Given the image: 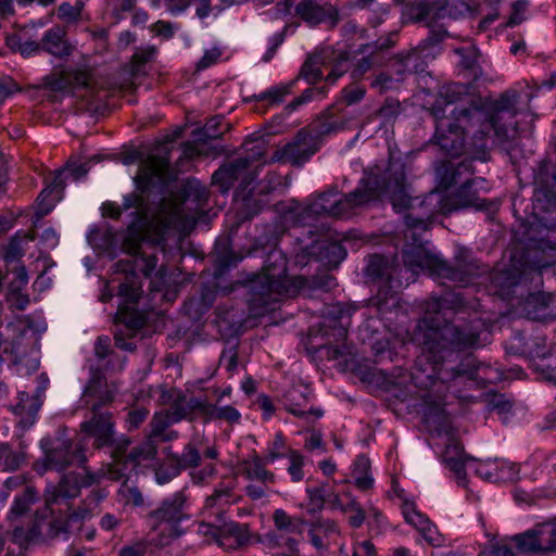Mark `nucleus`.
<instances>
[{"instance_id":"obj_44","label":"nucleus","mask_w":556,"mask_h":556,"mask_svg":"<svg viewBox=\"0 0 556 556\" xmlns=\"http://www.w3.org/2000/svg\"><path fill=\"white\" fill-rule=\"evenodd\" d=\"M454 52L460 56L462 67L470 72V76L473 80L478 79L482 74V70L478 64V49L475 46H469L456 48Z\"/></svg>"},{"instance_id":"obj_25","label":"nucleus","mask_w":556,"mask_h":556,"mask_svg":"<svg viewBox=\"0 0 556 556\" xmlns=\"http://www.w3.org/2000/svg\"><path fill=\"white\" fill-rule=\"evenodd\" d=\"M396 269L390 265L387 257L379 254H374L369 257L368 265L366 268L367 275L374 279L384 280L388 286V290L384 291L383 287L379 288L378 299L379 301L382 298H388L390 294V299L393 300L394 305L397 301L395 299V292L392 291L394 288L401 287L400 280L393 279V271Z\"/></svg>"},{"instance_id":"obj_13","label":"nucleus","mask_w":556,"mask_h":556,"mask_svg":"<svg viewBox=\"0 0 556 556\" xmlns=\"http://www.w3.org/2000/svg\"><path fill=\"white\" fill-rule=\"evenodd\" d=\"M271 518L274 528L264 533L260 542L270 549L280 548L289 554L298 552L306 521L282 508L275 509Z\"/></svg>"},{"instance_id":"obj_57","label":"nucleus","mask_w":556,"mask_h":556,"mask_svg":"<svg viewBox=\"0 0 556 556\" xmlns=\"http://www.w3.org/2000/svg\"><path fill=\"white\" fill-rule=\"evenodd\" d=\"M400 85L389 67L380 71L370 83V87L380 93L397 89Z\"/></svg>"},{"instance_id":"obj_53","label":"nucleus","mask_w":556,"mask_h":556,"mask_svg":"<svg viewBox=\"0 0 556 556\" xmlns=\"http://www.w3.org/2000/svg\"><path fill=\"white\" fill-rule=\"evenodd\" d=\"M321 59L318 55H312L303 63L301 71L296 77L305 79L309 84H315L323 77L320 68Z\"/></svg>"},{"instance_id":"obj_36","label":"nucleus","mask_w":556,"mask_h":556,"mask_svg":"<svg viewBox=\"0 0 556 556\" xmlns=\"http://www.w3.org/2000/svg\"><path fill=\"white\" fill-rule=\"evenodd\" d=\"M555 301L554 295L545 292L531 293L526 299L525 311L533 320L546 319L549 316L547 309Z\"/></svg>"},{"instance_id":"obj_24","label":"nucleus","mask_w":556,"mask_h":556,"mask_svg":"<svg viewBox=\"0 0 556 556\" xmlns=\"http://www.w3.org/2000/svg\"><path fill=\"white\" fill-rule=\"evenodd\" d=\"M402 260L405 268L412 274L428 270L434 276L442 258L432 254L422 244H412L403 249Z\"/></svg>"},{"instance_id":"obj_35","label":"nucleus","mask_w":556,"mask_h":556,"mask_svg":"<svg viewBox=\"0 0 556 556\" xmlns=\"http://www.w3.org/2000/svg\"><path fill=\"white\" fill-rule=\"evenodd\" d=\"M295 14L303 22L315 26L329 17V10L316 0H302L295 7Z\"/></svg>"},{"instance_id":"obj_38","label":"nucleus","mask_w":556,"mask_h":556,"mask_svg":"<svg viewBox=\"0 0 556 556\" xmlns=\"http://www.w3.org/2000/svg\"><path fill=\"white\" fill-rule=\"evenodd\" d=\"M38 498L39 494L37 490L31 485H27L22 494L14 497L13 504L8 514V518L10 520H15L24 516L38 501Z\"/></svg>"},{"instance_id":"obj_6","label":"nucleus","mask_w":556,"mask_h":556,"mask_svg":"<svg viewBox=\"0 0 556 556\" xmlns=\"http://www.w3.org/2000/svg\"><path fill=\"white\" fill-rule=\"evenodd\" d=\"M105 489L97 488L81 501L77 508H72L64 516L47 519L36 515L29 528L15 527L13 530L14 540L21 544H28L56 536L60 533H67L79 529L83 521L89 519L99 504L108 496Z\"/></svg>"},{"instance_id":"obj_50","label":"nucleus","mask_w":556,"mask_h":556,"mask_svg":"<svg viewBox=\"0 0 556 556\" xmlns=\"http://www.w3.org/2000/svg\"><path fill=\"white\" fill-rule=\"evenodd\" d=\"M223 117L214 116L207 119L205 125L201 128H197L191 132L192 138L198 141H208L220 138L223 131L219 130Z\"/></svg>"},{"instance_id":"obj_29","label":"nucleus","mask_w":556,"mask_h":556,"mask_svg":"<svg viewBox=\"0 0 556 556\" xmlns=\"http://www.w3.org/2000/svg\"><path fill=\"white\" fill-rule=\"evenodd\" d=\"M42 51L58 59H65L73 53L74 47L66 38L64 27L55 25L45 31L41 37Z\"/></svg>"},{"instance_id":"obj_22","label":"nucleus","mask_w":556,"mask_h":556,"mask_svg":"<svg viewBox=\"0 0 556 556\" xmlns=\"http://www.w3.org/2000/svg\"><path fill=\"white\" fill-rule=\"evenodd\" d=\"M421 308L424 311V317L420 320L419 327H424L422 329V353L419 356H424L429 351V345L427 344V334L430 331H441L443 328L447 326L452 327H467L471 325H481L480 321H470L463 325H454L447 321L441 323L435 316L444 313L443 306H442V300L440 296H430L429 299L425 300Z\"/></svg>"},{"instance_id":"obj_16","label":"nucleus","mask_w":556,"mask_h":556,"mask_svg":"<svg viewBox=\"0 0 556 556\" xmlns=\"http://www.w3.org/2000/svg\"><path fill=\"white\" fill-rule=\"evenodd\" d=\"M321 141L307 128H301L291 142L278 149L273 161L302 166L320 149Z\"/></svg>"},{"instance_id":"obj_5","label":"nucleus","mask_w":556,"mask_h":556,"mask_svg":"<svg viewBox=\"0 0 556 556\" xmlns=\"http://www.w3.org/2000/svg\"><path fill=\"white\" fill-rule=\"evenodd\" d=\"M306 283L303 276L287 275V257L274 247L266 255L262 273L253 275L245 285L250 314L254 317L265 315L282 296H295Z\"/></svg>"},{"instance_id":"obj_56","label":"nucleus","mask_w":556,"mask_h":556,"mask_svg":"<svg viewBox=\"0 0 556 556\" xmlns=\"http://www.w3.org/2000/svg\"><path fill=\"white\" fill-rule=\"evenodd\" d=\"M406 61H412L414 68H410L413 74L422 73L428 64V60L434 59L433 51H426L421 47L417 46L412 51L403 54Z\"/></svg>"},{"instance_id":"obj_48","label":"nucleus","mask_w":556,"mask_h":556,"mask_svg":"<svg viewBox=\"0 0 556 556\" xmlns=\"http://www.w3.org/2000/svg\"><path fill=\"white\" fill-rule=\"evenodd\" d=\"M319 254L329 266L337 267L348 253L340 242H327L320 247Z\"/></svg>"},{"instance_id":"obj_14","label":"nucleus","mask_w":556,"mask_h":556,"mask_svg":"<svg viewBox=\"0 0 556 556\" xmlns=\"http://www.w3.org/2000/svg\"><path fill=\"white\" fill-rule=\"evenodd\" d=\"M236 502L237 497L231 488L215 489L205 498L201 510L202 520L197 525V533L202 535L206 543L219 545L224 510Z\"/></svg>"},{"instance_id":"obj_28","label":"nucleus","mask_w":556,"mask_h":556,"mask_svg":"<svg viewBox=\"0 0 556 556\" xmlns=\"http://www.w3.org/2000/svg\"><path fill=\"white\" fill-rule=\"evenodd\" d=\"M250 540L251 531L249 525L227 521V510H224L219 546L228 549H237L249 544Z\"/></svg>"},{"instance_id":"obj_33","label":"nucleus","mask_w":556,"mask_h":556,"mask_svg":"<svg viewBox=\"0 0 556 556\" xmlns=\"http://www.w3.org/2000/svg\"><path fill=\"white\" fill-rule=\"evenodd\" d=\"M523 271L526 268H504L490 273L489 280L496 289V293L507 295L519 283Z\"/></svg>"},{"instance_id":"obj_63","label":"nucleus","mask_w":556,"mask_h":556,"mask_svg":"<svg viewBox=\"0 0 556 556\" xmlns=\"http://www.w3.org/2000/svg\"><path fill=\"white\" fill-rule=\"evenodd\" d=\"M288 459L289 466L287 471L290 475L292 482L296 483L302 481L305 476L303 470L305 464L304 456L298 450H294L290 452Z\"/></svg>"},{"instance_id":"obj_47","label":"nucleus","mask_w":556,"mask_h":556,"mask_svg":"<svg viewBox=\"0 0 556 556\" xmlns=\"http://www.w3.org/2000/svg\"><path fill=\"white\" fill-rule=\"evenodd\" d=\"M25 453L13 451L8 443H0V467L5 471H15L25 463Z\"/></svg>"},{"instance_id":"obj_17","label":"nucleus","mask_w":556,"mask_h":556,"mask_svg":"<svg viewBox=\"0 0 556 556\" xmlns=\"http://www.w3.org/2000/svg\"><path fill=\"white\" fill-rule=\"evenodd\" d=\"M255 170L247 169V163L243 160H233L222 165L212 176V184L219 188L222 193L228 192L237 181L239 192L245 193L248 188L256 179Z\"/></svg>"},{"instance_id":"obj_2","label":"nucleus","mask_w":556,"mask_h":556,"mask_svg":"<svg viewBox=\"0 0 556 556\" xmlns=\"http://www.w3.org/2000/svg\"><path fill=\"white\" fill-rule=\"evenodd\" d=\"M439 173L440 186L448 189L459 184V187L447 193L431 191L424 199L414 198L408 193L412 205L404 210H410L404 215V223L409 230H428L433 218L439 214L448 215L468 207H473L476 211L490 208L491 202L479 197V191L490 190L486 179L482 177L462 179L464 174L472 175L475 173L472 160H464L457 165L451 162L444 163ZM407 189H409L408 185Z\"/></svg>"},{"instance_id":"obj_64","label":"nucleus","mask_w":556,"mask_h":556,"mask_svg":"<svg viewBox=\"0 0 556 556\" xmlns=\"http://www.w3.org/2000/svg\"><path fill=\"white\" fill-rule=\"evenodd\" d=\"M401 510L405 521L415 529L427 517L425 514L417 509L415 502L409 498H403Z\"/></svg>"},{"instance_id":"obj_39","label":"nucleus","mask_w":556,"mask_h":556,"mask_svg":"<svg viewBox=\"0 0 556 556\" xmlns=\"http://www.w3.org/2000/svg\"><path fill=\"white\" fill-rule=\"evenodd\" d=\"M295 83L296 79L285 84H278L258 94H254L253 98L256 102H263L267 106L278 105L285 101V98L288 94L291 93Z\"/></svg>"},{"instance_id":"obj_49","label":"nucleus","mask_w":556,"mask_h":556,"mask_svg":"<svg viewBox=\"0 0 556 556\" xmlns=\"http://www.w3.org/2000/svg\"><path fill=\"white\" fill-rule=\"evenodd\" d=\"M538 545L540 553H552L556 551V527L553 525H540L536 527Z\"/></svg>"},{"instance_id":"obj_18","label":"nucleus","mask_w":556,"mask_h":556,"mask_svg":"<svg viewBox=\"0 0 556 556\" xmlns=\"http://www.w3.org/2000/svg\"><path fill=\"white\" fill-rule=\"evenodd\" d=\"M117 295L123 299V302L118 305L115 314V324L124 325L131 331L141 329L146 324V318L136 308L140 298L139 289L131 283L123 282L117 288Z\"/></svg>"},{"instance_id":"obj_59","label":"nucleus","mask_w":556,"mask_h":556,"mask_svg":"<svg viewBox=\"0 0 556 556\" xmlns=\"http://www.w3.org/2000/svg\"><path fill=\"white\" fill-rule=\"evenodd\" d=\"M519 467L506 460H496L495 483L516 482L519 480Z\"/></svg>"},{"instance_id":"obj_60","label":"nucleus","mask_w":556,"mask_h":556,"mask_svg":"<svg viewBox=\"0 0 556 556\" xmlns=\"http://www.w3.org/2000/svg\"><path fill=\"white\" fill-rule=\"evenodd\" d=\"M350 68V53L348 51H340L336 56L334 63L326 77L328 84H334L342 75Z\"/></svg>"},{"instance_id":"obj_31","label":"nucleus","mask_w":556,"mask_h":556,"mask_svg":"<svg viewBox=\"0 0 556 556\" xmlns=\"http://www.w3.org/2000/svg\"><path fill=\"white\" fill-rule=\"evenodd\" d=\"M268 464L266 457H261L256 451H252L249 458L242 462L243 475L248 480H255L263 484H274L276 476L266 468Z\"/></svg>"},{"instance_id":"obj_45","label":"nucleus","mask_w":556,"mask_h":556,"mask_svg":"<svg viewBox=\"0 0 556 556\" xmlns=\"http://www.w3.org/2000/svg\"><path fill=\"white\" fill-rule=\"evenodd\" d=\"M467 87L463 84H447L444 85L439 91V98L433 105L441 104L445 108V115H448V108L455 104L460 98L466 94Z\"/></svg>"},{"instance_id":"obj_11","label":"nucleus","mask_w":556,"mask_h":556,"mask_svg":"<svg viewBox=\"0 0 556 556\" xmlns=\"http://www.w3.org/2000/svg\"><path fill=\"white\" fill-rule=\"evenodd\" d=\"M111 402V397L106 399ZM105 401L97 402L91 407V417L80 424V430L88 438L93 439L92 445L96 450L110 448V454L122 453L128 444L125 435H115V422L113 414L104 409Z\"/></svg>"},{"instance_id":"obj_54","label":"nucleus","mask_w":556,"mask_h":556,"mask_svg":"<svg viewBox=\"0 0 556 556\" xmlns=\"http://www.w3.org/2000/svg\"><path fill=\"white\" fill-rule=\"evenodd\" d=\"M430 28L429 35L419 42V47L426 51H433L434 56L440 52L439 45L447 37V31L442 26H433L430 22L427 23Z\"/></svg>"},{"instance_id":"obj_3","label":"nucleus","mask_w":556,"mask_h":556,"mask_svg":"<svg viewBox=\"0 0 556 556\" xmlns=\"http://www.w3.org/2000/svg\"><path fill=\"white\" fill-rule=\"evenodd\" d=\"M384 197L390 200L396 212H403L412 205L403 163L390 162L383 172H366L357 187L349 194H341L337 189L320 193L309 203L308 211L317 212L318 215L346 217L355 207Z\"/></svg>"},{"instance_id":"obj_1","label":"nucleus","mask_w":556,"mask_h":556,"mask_svg":"<svg viewBox=\"0 0 556 556\" xmlns=\"http://www.w3.org/2000/svg\"><path fill=\"white\" fill-rule=\"evenodd\" d=\"M481 325L467 327L447 326L441 331L427 334L429 351L418 356L409 378L415 388L428 390L438 383H447L458 377L479 381L482 384L497 383L503 372L486 364H477L473 355L463 352L480 346Z\"/></svg>"},{"instance_id":"obj_27","label":"nucleus","mask_w":556,"mask_h":556,"mask_svg":"<svg viewBox=\"0 0 556 556\" xmlns=\"http://www.w3.org/2000/svg\"><path fill=\"white\" fill-rule=\"evenodd\" d=\"M70 81L71 94L81 97L90 103L101 101L105 97L101 94L104 89L103 84L94 80L86 71H72Z\"/></svg>"},{"instance_id":"obj_37","label":"nucleus","mask_w":556,"mask_h":556,"mask_svg":"<svg viewBox=\"0 0 556 556\" xmlns=\"http://www.w3.org/2000/svg\"><path fill=\"white\" fill-rule=\"evenodd\" d=\"M266 143L263 139L247 141L244 143L245 155L238 157V160L245 161L247 169L255 170L258 174V170L266 163Z\"/></svg>"},{"instance_id":"obj_43","label":"nucleus","mask_w":556,"mask_h":556,"mask_svg":"<svg viewBox=\"0 0 556 556\" xmlns=\"http://www.w3.org/2000/svg\"><path fill=\"white\" fill-rule=\"evenodd\" d=\"M424 404H422V416L424 421L428 427H433L437 429L440 427L445 420V410L443 405L439 401H432L429 399V395H422Z\"/></svg>"},{"instance_id":"obj_58","label":"nucleus","mask_w":556,"mask_h":556,"mask_svg":"<svg viewBox=\"0 0 556 556\" xmlns=\"http://www.w3.org/2000/svg\"><path fill=\"white\" fill-rule=\"evenodd\" d=\"M513 541L516 543L517 549L521 553H540L536 527L525 533L516 534L513 536Z\"/></svg>"},{"instance_id":"obj_30","label":"nucleus","mask_w":556,"mask_h":556,"mask_svg":"<svg viewBox=\"0 0 556 556\" xmlns=\"http://www.w3.org/2000/svg\"><path fill=\"white\" fill-rule=\"evenodd\" d=\"M275 189L271 180H261L255 187L249 189L243 197V210L247 217L251 218L257 215L265 206L268 205V194Z\"/></svg>"},{"instance_id":"obj_55","label":"nucleus","mask_w":556,"mask_h":556,"mask_svg":"<svg viewBox=\"0 0 556 556\" xmlns=\"http://www.w3.org/2000/svg\"><path fill=\"white\" fill-rule=\"evenodd\" d=\"M326 87H312L305 89L299 97L294 98L286 105L288 113L294 112L301 105L306 104L314 99H324L326 97Z\"/></svg>"},{"instance_id":"obj_10","label":"nucleus","mask_w":556,"mask_h":556,"mask_svg":"<svg viewBox=\"0 0 556 556\" xmlns=\"http://www.w3.org/2000/svg\"><path fill=\"white\" fill-rule=\"evenodd\" d=\"M106 477L105 472H92L85 470V473L68 472L62 476L58 484H50L45 491V503L52 516L59 513L64 516L72 510L71 501L76 498L81 488H90L99 484L101 479ZM55 517H52L53 519Z\"/></svg>"},{"instance_id":"obj_61","label":"nucleus","mask_w":556,"mask_h":556,"mask_svg":"<svg viewBox=\"0 0 556 556\" xmlns=\"http://www.w3.org/2000/svg\"><path fill=\"white\" fill-rule=\"evenodd\" d=\"M180 473L181 470L172 459H169V454L167 455L166 460L154 470L155 480L159 484L168 483Z\"/></svg>"},{"instance_id":"obj_9","label":"nucleus","mask_w":556,"mask_h":556,"mask_svg":"<svg viewBox=\"0 0 556 556\" xmlns=\"http://www.w3.org/2000/svg\"><path fill=\"white\" fill-rule=\"evenodd\" d=\"M187 519H189L188 497L184 491L175 492L148 514L147 523L152 535L151 540L160 546L168 545L184 533L181 522Z\"/></svg>"},{"instance_id":"obj_34","label":"nucleus","mask_w":556,"mask_h":556,"mask_svg":"<svg viewBox=\"0 0 556 556\" xmlns=\"http://www.w3.org/2000/svg\"><path fill=\"white\" fill-rule=\"evenodd\" d=\"M169 459L184 471L188 469H195L201 464V450L200 441L191 439L182 448L181 453H169Z\"/></svg>"},{"instance_id":"obj_41","label":"nucleus","mask_w":556,"mask_h":556,"mask_svg":"<svg viewBox=\"0 0 556 556\" xmlns=\"http://www.w3.org/2000/svg\"><path fill=\"white\" fill-rule=\"evenodd\" d=\"M534 260L531 261L530 268L542 270L556 263V243L542 241L536 251H533Z\"/></svg>"},{"instance_id":"obj_32","label":"nucleus","mask_w":556,"mask_h":556,"mask_svg":"<svg viewBox=\"0 0 556 556\" xmlns=\"http://www.w3.org/2000/svg\"><path fill=\"white\" fill-rule=\"evenodd\" d=\"M88 241L93 248L116 256L118 249V232L111 226L91 229L88 233Z\"/></svg>"},{"instance_id":"obj_12","label":"nucleus","mask_w":556,"mask_h":556,"mask_svg":"<svg viewBox=\"0 0 556 556\" xmlns=\"http://www.w3.org/2000/svg\"><path fill=\"white\" fill-rule=\"evenodd\" d=\"M43 451V471H62L70 466H84L87 462L85 447L80 442H74L64 431H59L52 438L40 441Z\"/></svg>"},{"instance_id":"obj_40","label":"nucleus","mask_w":556,"mask_h":556,"mask_svg":"<svg viewBox=\"0 0 556 556\" xmlns=\"http://www.w3.org/2000/svg\"><path fill=\"white\" fill-rule=\"evenodd\" d=\"M369 471V458L365 455H358L353 464L352 476L355 480V485L362 491H367L374 485V479Z\"/></svg>"},{"instance_id":"obj_42","label":"nucleus","mask_w":556,"mask_h":556,"mask_svg":"<svg viewBox=\"0 0 556 556\" xmlns=\"http://www.w3.org/2000/svg\"><path fill=\"white\" fill-rule=\"evenodd\" d=\"M193 409H204V403L191 397L189 401L185 396L177 399L168 408L167 413L172 416V421L178 422L187 418Z\"/></svg>"},{"instance_id":"obj_15","label":"nucleus","mask_w":556,"mask_h":556,"mask_svg":"<svg viewBox=\"0 0 556 556\" xmlns=\"http://www.w3.org/2000/svg\"><path fill=\"white\" fill-rule=\"evenodd\" d=\"M128 438V444L122 453H113L112 464L109 465L106 470V478L113 481L122 480L127 476V469H135L141 463L149 462L155 458L157 447L155 443L148 439L134 446Z\"/></svg>"},{"instance_id":"obj_7","label":"nucleus","mask_w":556,"mask_h":556,"mask_svg":"<svg viewBox=\"0 0 556 556\" xmlns=\"http://www.w3.org/2000/svg\"><path fill=\"white\" fill-rule=\"evenodd\" d=\"M517 96L516 93H502L501 97L495 100L488 110L478 105L471 101L469 105H465L466 110H477L482 113V117L473 119V138L476 140L475 146L478 149L479 156L477 159L486 161L485 151L486 138L491 130L494 131V136L502 142L506 141L509 137V130L516 128L515 117L517 115L516 109Z\"/></svg>"},{"instance_id":"obj_26","label":"nucleus","mask_w":556,"mask_h":556,"mask_svg":"<svg viewBox=\"0 0 556 556\" xmlns=\"http://www.w3.org/2000/svg\"><path fill=\"white\" fill-rule=\"evenodd\" d=\"M482 273L480 265L476 261L466 263L459 262L456 265H450L444 260H441L434 276L447 279L460 287H466L470 285L476 277L482 275Z\"/></svg>"},{"instance_id":"obj_46","label":"nucleus","mask_w":556,"mask_h":556,"mask_svg":"<svg viewBox=\"0 0 556 556\" xmlns=\"http://www.w3.org/2000/svg\"><path fill=\"white\" fill-rule=\"evenodd\" d=\"M291 451H294L287 444L286 437L281 431L275 433L271 441L267 443L266 460L268 463H275L277 459L288 458Z\"/></svg>"},{"instance_id":"obj_51","label":"nucleus","mask_w":556,"mask_h":556,"mask_svg":"<svg viewBox=\"0 0 556 556\" xmlns=\"http://www.w3.org/2000/svg\"><path fill=\"white\" fill-rule=\"evenodd\" d=\"M203 412L210 419H219L226 420L230 424L239 422L241 419L240 412L233 406H216V405H205Z\"/></svg>"},{"instance_id":"obj_20","label":"nucleus","mask_w":556,"mask_h":556,"mask_svg":"<svg viewBox=\"0 0 556 556\" xmlns=\"http://www.w3.org/2000/svg\"><path fill=\"white\" fill-rule=\"evenodd\" d=\"M88 173V166L85 163L68 161L63 168L55 172L53 180L39 193L38 204L42 214H48L54 206L53 201L48 199L54 193L60 192L65 187L68 178L77 181L84 178Z\"/></svg>"},{"instance_id":"obj_19","label":"nucleus","mask_w":556,"mask_h":556,"mask_svg":"<svg viewBox=\"0 0 556 556\" xmlns=\"http://www.w3.org/2000/svg\"><path fill=\"white\" fill-rule=\"evenodd\" d=\"M554 345L548 342L541 331L527 334L525 331H516L506 350L510 354L521 355L531 359L546 358L553 352Z\"/></svg>"},{"instance_id":"obj_62","label":"nucleus","mask_w":556,"mask_h":556,"mask_svg":"<svg viewBox=\"0 0 556 556\" xmlns=\"http://www.w3.org/2000/svg\"><path fill=\"white\" fill-rule=\"evenodd\" d=\"M344 124L338 119H319L311 128H307L320 141L321 137L342 130Z\"/></svg>"},{"instance_id":"obj_52","label":"nucleus","mask_w":556,"mask_h":556,"mask_svg":"<svg viewBox=\"0 0 556 556\" xmlns=\"http://www.w3.org/2000/svg\"><path fill=\"white\" fill-rule=\"evenodd\" d=\"M341 509L348 515V523L351 528L358 529L364 525L367 514L355 498H351L346 504L342 505Z\"/></svg>"},{"instance_id":"obj_21","label":"nucleus","mask_w":556,"mask_h":556,"mask_svg":"<svg viewBox=\"0 0 556 556\" xmlns=\"http://www.w3.org/2000/svg\"><path fill=\"white\" fill-rule=\"evenodd\" d=\"M313 397L307 387H292L285 393L282 404L288 413L311 422L324 416L323 409L309 406Z\"/></svg>"},{"instance_id":"obj_4","label":"nucleus","mask_w":556,"mask_h":556,"mask_svg":"<svg viewBox=\"0 0 556 556\" xmlns=\"http://www.w3.org/2000/svg\"><path fill=\"white\" fill-rule=\"evenodd\" d=\"M174 179L168 156L151 154L139 165L138 174L134 178L139 193L124 195L121 204L123 212L130 208L134 219L121 233L119 249L123 253L134 255L139 252L142 242L148 241V213L144 208L143 194L156 184L165 185Z\"/></svg>"},{"instance_id":"obj_8","label":"nucleus","mask_w":556,"mask_h":556,"mask_svg":"<svg viewBox=\"0 0 556 556\" xmlns=\"http://www.w3.org/2000/svg\"><path fill=\"white\" fill-rule=\"evenodd\" d=\"M430 114L435 119L433 140L450 156H458L465 150L466 135L473 128V119L483 115L477 110H466L465 105H454L445 115L441 104L432 105Z\"/></svg>"},{"instance_id":"obj_23","label":"nucleus","mask_w":556,"mask_h":556,"mask_svg":"<svg viewBox=\"0 0 556 556\" xmlns=\"http://www.w3.org/2000/svg\"><path fill=\"white\" fill-rule=\"evenodd\" d=\"M441 460L456 477L457 483L465 486L467 483V466L471 467L473 457L465 453L464 445L455 438H450L441 455Z\"/></svg>"}]
</instances>
